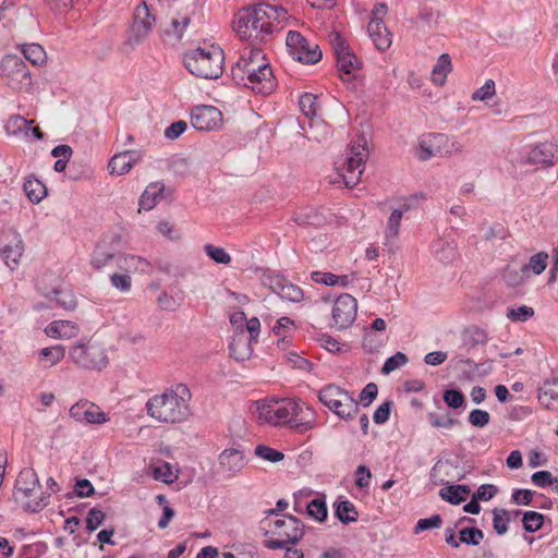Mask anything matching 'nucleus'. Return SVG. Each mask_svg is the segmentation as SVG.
<instances>
[{"label":"nucleus","mask_w":558,"mask_h":558,"mask_svg":"<svg viewBox=\"0 0 558 558\" xmlns=\"http://www.w3.org/2000/svg\"><path fill=\"white\" fill-rule=\"evenodd\" d=\"M288 11L281 5L259 2L242 8L234 16L233 29L240 39L252 44L271 40L284 27Z\"/></svg>","instance_id":"f257e3e1"},{"label":"nucleus","mask_w":558,"mask_h":558,"mask_svg":"<svg viewBox=\"0 0 558 558\" xmlns=\"http://www.w3.org/2000/svg\"><path fill=\"white\" fill-rule=\"evenodd\" d=\"M257 420L272 426L287 425L298 432H306L315 425L314 410L294 399L256 401Z\"/></svg>","instance_id":"f03ea898"},{"label":"nucleus","mask_w":558,"mask_h":558,"mask_svg":"<svg viewBox=\"0 0 558 558\" xmlns=\"http://www.w3.org/2000/svg\"><path fill=\"white\" fill-rule=\"evenodd\" d=\"M192 393L185 384H175L146 402L147 415L163 424H180L192 415Z\"/></svg>","instance_id":"7ed1b4c3"},{"label":"nucleus","mask_w":558,"mask_h":558,"mask_svg":"<svg viewBox=\"0 0 558 558\" xmlns=\"http://www.w3.org/2000/svg\"><path fill=\"white\" fill-rule=\"evenodd\" d=\"M189 72L205 80H216L223 72L225 53L215 45H206L187 51L183 57Z\"/></svg>","instance_id":"20e7f679"},{"label":"nucleus","mask_w":558,"mask_h":558,"mask_svg":"<svg viewBox=\"0 0 558 558\" xmlns=\"http://www.w3.org/2000/svg\"><path fill=\"white\" fill-rule=\"evenodd\" d=\"M269 530L266 536H269L264 545L268 549H283L288 545L295 544L303 536L301 521L292 515L269 521Z\"/></svg>","instance_id":"39448f33"},{"label":"nucleus","mask_w":558,"mask_h":558,"mask_svg":"<svg viewBox=\"0 0 558 558\" xmlns=\"http://www.w3.org/2000/svg\"><path fill=\"white\" fill-rule=\"evenodd\" d=\"M318 399L331 412L345 421L353 420L359 412L357 401L353 395L335 384L324 386L318 392Z\"/></svg>","instance_id":"423d86ee"},{"label":"nucleus","mask_w":558,"mask_h":558,"mask_svg":"<svg viewBox=\"0 0 558 558\" xmlns=\"http://www.w3.org/2000/svg\"><path fill=\"white\" fill-rule=\"evenodd\" d=\"M70 359L86 369L100 371L108 365V356L104 347L95 341L74 345L70 351Z\"/></svg>","instance_id":"0eeeda50"},{"label":"nucleus","mask_w":558,"mask_h":558,"mask_svg":"<svg viewBox=\"0 0 558 558\" xmlns=\"http://www.w3.org/2000/svg\"><path fill=\"white\" fill-rule=\"evenodd\" d=\"M367 156L368 151L366 149V140L364 137H361L349 148L341 173L348 187H353L360 182L364 172Z\"/></svg>","instance_id":"6e6552de"},{"label":"nucleus","mask_w":558,"mask_h":558,"mask_svg":"<svg viewBox=\"0 0 558 558\" xmlns=\"http://www.w3.org/2000/svg\"><path fill=\"white\" fill-rule=\"evenodd\" d=\"M287 48L293 59L304 64H314L322 59L317 44L310 43L296 31H290L286 39Z\"/></svg>","instance_id":"1a4fd4ad"},{"label":"nucleus","mask_w":558,"mask_h":558,"mask_svg":"<svg viewBox=\"0 0 558 558\" xmlns=\"http://www.w3.org/2000/svg\"><path fill=\"white\" fill-rule=\"evenodd\" d=\"M1 72L8 80L9 85L14 89L28 88L32 84V77L27 65L16 56H7L2 59Z\"/></svg>","instance_id":"9d476101"},{"label":"nucleus","mask_w":558,"mask_h":558,"mask_svg":"<svg viewBox=\"0 0 558 558\" xmlns=\"http://www.w3.org/2000/svg\"><path fill=\"white\" fill-rule=\"evenodd\" d=\"M263 65H269L266 62L263 51L258 48H252L247 54H243L231 68L232 80L235 84L247 83L248 76L262 71Z\"/></svg>","instance_id":"9b49d317"},{"label":"nucleus","mask_w":558,"mask_h":558,"mask_svg":"<svg viewBox=\"0 0 558 558\" xmlns=\"http://www.w3.org/2000/svg\"><path fill=\"white\" fill-rule=\"evenodd\" d=\"M155 21V16L150 13L146 2L143 1L134 11L133 24L126 44L132 47L143 44L150 34Z\"/></svg>","instance_id":"f8f14e48"},{"label":"nucleus","mask_w":558,"mask_h":558,"mask_svg":"<svg viewBox=\"0 0 558 558\" xmlns=\"http://www.w3.org/2000/svg\"><path fill=\"white\" fill-rule=\"evenodd\" d=\"M453 145L454 143L450 142L446 134H428L421 138L416 156L422 161L433 157H444L451 154Z\"/></svg>","instance_id":"ddd939ff"},{"label":"nucleus","mask_w":558,"mask_h":558,"mask_svg":"<svg viewBox=\"0 0 558 558\" xmlns=\"http://www.w3.org/2000/svg\"><path fill=\"white\" fill-rule=\"evenodd\" d=\"M356 314V300L352 295L343 293L339 295L333 303L331 326L339 330L347 329L354 323Z\"/></svg>","instance_id":"4468645a"},{"label":"nucleus","mask_w":558,"mask_h":558,"mask_svg":"<svg viewBox=\"0 0 558 558\" xmlns=\"http://www.w3.org/2000/svg\"><path fill=\"white\" fill-rule=\"evenodd\" d=\"M329 38L337 59L338 70L347 75L352 74L359 69L360 62L349 47L347 39L337 32L331 33Z\"/></svg>","instance_id":"2eb2a0df"},{"label":"nucleus","mask_w":558,"mask_h":558,"mask_svg":"<svg viewBox=\"0 0 558 558\" xmlns=\"http://www.w3.org/2000/svg\"><path fill=\"white\" fill-rule=\"evenodd\" d=\"M70 416L80 423L104 424L108 421L107 414L98 405L87 400H80L70 409Z\"/></svg>","instance_id":"dca6fc26"},{"label":"nucleus","mask_w":558,"mask_h":558,"mask_svg":"<svg viewBox=\"0 0 558 558\" xmlns=\"http://www.w3.org/2000/svg\"><path fill=\"white\" fill-rule=\"evenodd\" d=\"M221 112L214 106H197L192 110L191 123L199 131H210L220 125Z\"/></svg>","instance_id":"f3484780"},{"label":"nucleus","mask_w":558,"mask_h":558,"mask_svg":"<svg viewBox=\"0 0 558 558\" xmlns=\"http://www.w3.org/2000/svg\"><path fill=\"white\" fill-rule=\"evenodd\" d=\"M40 486L37 473L29 468L23 469L16 478L14 485V498L16 501H23L29 498L34 490Z\"/></svg>","instance_id":"a211bd4d"},{"label":"nucleus","mask_w":558,"mask_h":558,"mask_svg":"<svg viewBox=\"0 0 558 558\" xmlns=\"http://www.w3.org/2000/svg\"><path fill=\"white\" fill-rule=\"evenodd\" d=\"M269 288L276 294H278L282 300H287L290 302H301L304 298L303 290L287 280L282 276H272L269 278Z\"/></svg>","instance_id":"6ab92c4d"},{"label":"nucleus","mask_w":558,"mask_h":558,"mask_svg":"<svg viewBox=\"0 0 558 558\" xmlns=\"http://www.w3.org/2000/svg\"><path fill=\"white\" fill-rule=\"evenodd\" d=\"M245 87L253 89L258 94H270L276 87V80L270 65H263L262 71L248 76L247 83H241Z\"/></svg>","instance_id":"aec40b11"},{"label":"nucleus","mask_w":558,"mask_h":558,"mask_svg":"<svg viewBox=\"0 0 558 558\" xmlns=\"http://www.w3.org/2000/svg\"><path fill=\"white\" fill-rule=\"evenodd\" d=\"M116 239H102L99 241L92 254L90 264L96 269L107 266L112 259H117V247L113 245Z\"/></svg>","instance_id":"412c9836"},{"label":"nucleus","mask_w":558,"mask_h":558,"mask_svg":"<svg viewBox=\"0 0 558 558\" xmlns=\"http://www.w3.org/2000/svg\"><path fill=\"white\" fill-rule=\"evenodd\" d=\"M219 465L229 476H234L245 465L244 454L238 449H226L219 456Z\"/></svg>","instance_id":"4be33fe9"},{"label":"nucleus","mask_w":558,"mask_h":558,"mask_svg":"<svg viewBox=\"0 0 558 558\" xmlns=\"http://www.w3.org/2000/svg\"><path fill=\"white\" fill-rule=\"evenodd\" d=\"M254 341H250L244 330L236 332L229 345L230 355L236 361L248 360L253 353L252 344Z\"/></svg>","instance_id":"5701e85b"},{"label":"nucleus","mask_w":558,"mask_h":558,"mask_svg":"<svg viewBox=\"0 0 558 558\" xmlns=\"http://www.w3.org/2000/svg\"><path fill=\"white\" fill-rule=\"evenodd\" d=\"M369 37L378 50L385 51L391 45V36L383 20H371L367 26Z\"/></svg>","instance_id":"b1692460"},{"label":"nucleus","mask_w":558,"mask_h":558,"mask_svg":"<svg viewBox=\"0 0 558 558\" xmlns=\"http://www.w3.org/2000/svg\"><path fill=\"white\" fill-rule=\"evenodd\" d=\"M191 23V17L187 14H178L171 19L169 26L162 29L165 40L178 43L183 38L185 29Z\"/></svg>","instance_id":"393cba45"},{"label":"nucleus","mask_w":558,"mask_h":558,"mask_svg":"<svg viewBox=\"0 0 558 558\" xmlns=\"http://www.w3.org/2000/svg\"><path fill=\"white\" fill-rule=\"evenodd\" d=\"M24 252L23 240L20 234L14 233L13 239L0 250V254L5 265L14 269V267L19 264L20 258L22 257Z\"/></svg>","instance_id":"a878e982"},{"label":"nucleus","mask_w":558,"mask_h":558,"mask_svg":"<svg viewBox=\"0 0 558 558\" xmlns=\"http://www.w3.org/2000/svg\"><path fill=\"white\" fill-rule=\"evenodd\" d=\"M118 267L125 272H149L150 263L141 256L121 254L117 256Z\"/></svg>","instance_id":"bb28decb"},{"label":"nucleus","mask_w":558,"mask_h":558,"mask_svg":"<svg viewBox=\"0 0 558 558\" xmlns=\"http://www.w3.org/2000/svg\"><path fill=\"white\" fill-rule=\"evenodd\" d=\"M539 402L547 409L558 410V377L544 381L538 392Z\"/></svg>","instance_id":"cd10ccee"},{"label":"nucleus","mask_w":558,"mask_h":558,"mask_svg":"<svg viewBox=\"0 0 558 558\" xmlns=\"http://www.w3.org/2000/svg\"><path fill=\"white\" fill-rule=\"evenodd\" d=\"M165 184L160 181L150 183L140 197V208L144 210L153 209L157 202L162 197Z\"/></svg>","instance_id":"c85d7f7f"},{"label":"nucleus","mask_w":558,"mask_h":558,"mask_svg":"<svg viewBox=\"0 0 558 558\" xmlns=\"http://www.w3.org/2000/svg\"><path fill=\"white\" fill-rule=\"evenodd\" d=\"M402 216H403V210L395 209L388 217L387 226L385 229L384 245L388 246L390 251L393 250L396 240L399 235Z\"/></svg>","instance_id":"c756f323"},{"label":"nucleus","mask_w":558,"mask_h":558,"mask_svg":"<svg viewBox=\"0 0 558 558\" xmlns=\"http://www.w3.org/2000/svg\"><path fill=\"white\" fill-rule=\"evenodd\" d=\"M46 333L53 338H71L77 335L78 328L70 320H56L46 328Z\"/></svg>","instance_id":"7c9ffc66"},{"label":"nucleus","mask_w":558,"mask_h":558,"mask_svg":"<svg viewBox=\"0 0 558 558\" xmlns=\"http://www.w3.org/2000/svg\"><path fill=\"white\" fill-rule=\"evenodd\" d=\"M433 252L442 264H451L458 257L457 245L444 240H437L433 243Z\"/></svg>","instance_id":"2f4dec72"},{"label":"nucleus","mask_w":558,"mask_h":558,"mask_svg":"<svg viewBox=\"0 0 558 558\" xmlns=\"http://www.w3.org/2000/svg\"><path fill=\"white\" fill-rule=\"evenodd\" d=\"M23 190L29 202L34 204H38L47 195L46 185L34 177H28L25 179Z\"/></svg>","instance_id":"473e14b6"},{"label":"nucleus","mask_w":558,"mask_h":558,"mask_svg":"<svg viewBox=\"0 0 558 558\" xmlns=\"http://www.w3.org/2000/svg\"><path fill=\"white\" fill-rule=\"evenodd\" d=\"M548 254L539 252L531 256L527 264L521 267L523 277L530 278L532 275H541L547 267Z\"/></svg>","instance_id":"72a5a7b5"},{"label":"nucleus","mask_w":558,"mask_h":558,"mask_svg":"<svg viewBox=\"0 0 558 558\" xmlns=\"http://www.w3.org/2000/svg\"><path fill=\"white\" fill-rule=\"evenodd\" d=\"M470 488L466 485H451L439 490V496L452 504L459 505L466 499L470 494Z\"/></svg>","instance_id":"f704fd0d"},{"label":"nucleus","mask_w":558,"mask_h":558,"mask_svg":"<svg viewBox=\"0 0 558 558\" xmlns=\"http://www.w3.org/2000/svg\"><path fill=\"white\" fill-rule=\"evenodd\" d=\"M451 58L448 53H442L432 71V81L437 85H444L447 75L451 72Z\"/></svg>","instance_id":"c9c22d12"},{"label":"nucleus","mask_w":558,"mask_h":558,"mask_svg":"<svg viewBox=\"0 0 558 558\" xmlns=\"http://www.w3.org/2000/svg\"><path fill=\"white\" fill-rule=\"evenodd\" d=\"M21 51L26 60L34 65H43L46 63L47 54L39 44H25L21 46Z\"/></svg>","instance_id":"e433bc0d"},{"label":"nucleus","mask_w":558,"mask_h":558,"mask_svg":"<svg viewBox=\"0 0 558 558\" xmlns=\"http://www.w3.org/2000/svg\"><path fill=\"white\" fill-rule=\"evenodd\" d=\"M336 515L344 524L355 522L359 513L355 506L349 500L339 501L336 505Z\"/></svg>","instance_id":"4c0bfd02"},{"label":"nucleus","mask_w":558,"mask_h":558,"mask_svg":"<svg viewBox=\"0 0 558 558\" xmlns=\"http://www.w3.org/2000/svg\"><path fill=\"white\" fill-rule=\"evenodd\" d=\"M553 157L551 146L542 144L531 149L527 159L531 163H550Z\"/></svg>","instance_id":"58836bf2"},{"label":"nucleus","mask_w":558,"mask_h":558,"mask_svg":"<svg viewBox=\"0 0 558 558\" xmlns=\"http://www.w3.org/2000/svg\"><path fill=\"white\" fill-rule=\"evenodd\" d=\"M64 354L65 350L62 345H53L44 348L39 353V357L45 363V366H53L64 357Z\"/></svg>","instance_id":"ea45409f"},{"label":"nucleus","mask_w":558,"mask_h":558,"mask_svg":"<svg viewBox=\"0 0 558 558\" xmlns=\"http://www.w3.org/2000/svg\"><path fill=\"white\" fill-rule=\"evenodd\" d=\"M300 109L307 118L316 117L320 109L317 97L310 93L302 95L300 97Z\"/></svg>","instance_id":"a19ab883"},{"label":"nucleus","mask_w":558,"mask_h":558,"mask_svg":"<svg viewBox=\"0 0 558 558\" xmlns=\"http://www.w3.org/2000/svg\"><path fill=\"white\" fill-rule=\"evenodd\" d=\"M109 169L112 174L122 175L128 173L131 169V161L128 159L126 154H116L109 161Z\"/></svg>","instance_id":"79ce46f5"},{"label":"nucleus","mask_w":558,"mask_h":558,"mask_svg":"<svg viewBox=\"0 0 558 558\" xmlns=\"http://www.w3.org/2000/svg\"><path fill=\"white\" fill-rule=\"evenodd\" d=\"M507 318L513 323L526 322L534 316V310L527 305L508 307Z\"/></svg>","instance_id":"37998d69"},{"label":"nucleus","mask_w":558,"mask_h":558,"mask_svg":"<svg viewBox=\"0 0 558 558\" xmlns=\"http://www.w3.org/2000/svg\"><path fill=\"white\" fill-rule=\"evenodd\" d=\"M544 519L545 517L537 511H526L522 518L523 529L530 533L536 532L543 526Z\"/></svg>","instance_id":"c03bdc74"},{"label":"nucleus","mask_w":558,"mask_h":558,"mask_svg":"<svg viewBox=\"0 0 558 558\" xmlns=\"http://www.w3.org/2000/svg\"><path fill=\"white\" fill-rule=\"evenodd\" d=\"M293 220L300 226H312L319 225L322 218L318 216L316 209L305 208L295 213L293 216Z\"/></svg>","instance_id":"a18cd8bd"},{"label":"nucleus","mask_w":558,"mask_h":558,"mask_svg":"<svg viewBox=\"0 0 558 558\" xmlns=\"http://www.w3.org/2000/svg\"><path fill=\"white\" fill-rule=\"evenodd\" d=\"M204 252L206 255L217 264L228 265L231 263V256L225 248L215 246L214 244H205Z\"/></svg>","instance_id":"49530a36"},{"label":"nucleus","mask_w":558,"mask_h":558,"mask_svg":"<svg viewBox=\"0 0 558 558\" xmlns=\"http://www.w3.org/2000/svg\"><path fill=\"white\" fill-rule=\"evenodd\" d=\"M441 16V13L438 9H434L432 7H428L424 4L421 8V11L418 13L417 19L425 23V25L428 28H433L437 25L439 17Z\"/></svg>","instance_id":"de8ad7c7"},{"label":"nucleus","mask_w":558,"mask_h":558,"mask_svg":"<svg viewBox=\"0 0 558 558\" xmlns=\"http://www.w3.org/2000/svg\"><path fill=\"white\" fill-rule=\"evenodd\" d=\"M460 543L476 546L484 538V533L477 527H464L460 531Z\"/></svg>","instance_id":"09e8293b"},{"label":"nucleus","mask_w":558,"mask_h":558,"mask_svg":"<svg viewBox=\"0 0 558 558\" xmlns=\"http://www.w3.org/2000/svg\"><path fill=\"white\" fill-rule=\"evenodd\" d=\"M493 527L498 535H504L508 531V511L506 509H495L493 511Z\"/></svg>","instance_id":"8fccbe9b"},{"label":"nucleus","mask_w":558,"mask_h":558,"mask_svg":"<svg viewBox=\"0 0 558 558\" xmlns=\"http://www.w3.org/2000/svg\"><path fill=\"white\" fill-rule=\"evenodd\" d=\"M307 513L315 520L323 522L327 518V507L323 499L316 498L307 505Z\"/></svg>","instance_id":"3c124183"},{"label":"nucleus","mask_w":558,"mask_h":558,"mask_svg":"<svg viewBox=\"0 0 558 558\" xmlns=\"http://www.w3.org/2000/svg\"><path fill=\"white\" fill-rule=\"evenodd\" d=\"M54 301L57 304L68 311L74 310L77 305L76 299L70 290L54 291Z\"/></svg>","instance_id":"603ef678"},{"label":"nucleus","mask_w":558,"mask_h":558,"mask_svg":"<svg viewBox=\"0 0 558 558\" xmlns=\"http://www.w3.org/2000/svg\"><path fill=\"white\" fill-rule=\"evenodd\" d=\"M408 363V356L402 352H397L392 356L388 357L381 367V373L388 375L397 368Z\"/></svg>","instance_id":"864d4df0"},{"label":"nucleus","mask_w":558,"mask_h":558,"mask_svg":"<svg viewBox=\"0 0 558 558\" xmlns=\"http://www.w3.org/2000/svg\"><path fill=\"white\" fill-rule=\"evenodd\" d=\"M255 454L258 458H262L264 460H267V461L274 462V463L281 461L284 458V454L281 451H278V450L270 448L268 446H265V445H258L255 448Z\"/></svg>","instance_id":"5fc2aeb1"},{"label":"nucleus","mask_w":558,"mask_h":558,"mask_svg":"<svg viewBox=\"0 0 558 558\" xmlns=\"http://www.w3.org/2000/svg\"><path fill=\"white\" fill-rule=\"evenodd\" d=\"M442 399L445 403L452 409H459L464 405L465 398L460 390L448 389L444 392Z\"/></svg>","instance_id":"6e6d98bb"},{"label":"nucleus","mask_w":558,"mask_h":558,"mask_svg":"<svg viewBox=\"0 0 558 558\" xmlns=\"http://www.w3.org/2000/svg\"><path fill=\"white\" fill-rule=\"evenodd\" d=\"M495 82L493 80H487L482 87H480L472 94V99L475 101H485L490 99L495 95Z\"/></svg>","instance_id":"4d7b16f0"},{"label":"nucleus","mask_w":558,"mask_h":558,"mask_svg":"<svg viewBox=\"0 0 558 558\" xmlns=\"http://www.w3.org/2000/svg\"><path fill=\"white\" fill-rule=\"evenodd\" d=\"M154 477L165 483H172L177 478L168 462H162L154 468Z\"/></svg>","instance_id":"13d9d810"},{"label":"nucleus","mask_w":558,"mask_h":558,"mask_svg":"<svg viewBox=\"0 0 558 558\" xmlns=\"http://www.w3.org/2000/svg\"><path fill=\"white\" fill-rule=\"evenodd\" d=\"M355 485L360 489H367L372 480V472L365 465H359L355 470Z\"/></svg>","instance_id":"bf43d9fd"},{"label":"nucleus","mask_w":558,"mask_h":558,"mask_svg":"<svg viewBox=\"0 0 558 558\" xmlns=\"http://www.w3.org/2000/svg\"><path fill=\"white\" fill-rule=\"evenodd\" d=\"M490 415L487 411L474 409L469 414V423L474 427H484L489 423Z\"/></svg>","instance_id":"052dcab7"},{"label":"nucleus","mask_w":558,"mask_h":558,"mask_svg":"<svg viewBox=\"0 0 558 558\" xmlns=\"http://www.w3.org/2000/svg\"><path fill=\"white\" fill-rule=\"evenodd\" d=\"M105 517L104 511L96 508L90 509L86 518V529L89 532L97 530L102 524Z\"/></svg>","instance_id":"680f3d73"},{"label":"nucleus","mask_w":558,"mask_h":558,"mask_svg":"<svg viewBox=\"0 0 558 558\" xmlns=\"http://www.w3.org/2000/svg\"><path fill=\"white\" fill-rule=\"evenodd\" d=\"M441 524V517L439 514H434L429 518L420 519L414 527V532L420 533L428 529L440 527Z\"/></svg>","instance_id":"e2e57ef3"},{"label":"nucleus","mask_w":558,"mask_h":558,"mask_svg":"<svg viewBox=\"0 0 558 558\" xmlns=\"http://www.w3.org/2000/svg\"><path fill=\"white\" fill-rule=\"evenodd\" d=\"M428 421L434 427H437V428L441 427V428H448V429L459 423L456 418H453L449 415L439 416L436 413H429Z\"/></svg>","instance_id":"0e129e2a"},{"label":"nucleus","mask_w":558,"mask_h":558,"mask_svg":"<svg viewBox=\"0 0 558 558\" xmlns=\"http://www.w3.org/2000/svg\"><path fill=\"white\" fill-rule=\"evenodd\" d=\"M378 388L374 383H368L361 391L359 396V401L363 404V407H368L373 400L377 397Z\"/></svg>","instance_id":"69168bd1"},{"label":"nucleus","mask_w":558,"mask_h":558,"mask_svg":"<svg viewBox=\"0 0 558 558\" xmlns=\"http://www.w3.org/2000/svg\"><path fill=\"white\" fill-rule=\"evenodd\" d=\"M110 282L116 289L122 292H129L131 290L132 281L129 275L113 274L110 276Z\"/></svg>","instance_id":"338daca9"},{"label":"nucleus","mask_w":558,"mask_h":558,"mask_svg":"<svg viewBox=\"0 0 558 558\" xmlns=\"http://www.w3.org/2000/svg\"><path fill=\"white\" fill-rule=\"evenodd\" d=\"M392 401H386L374 412L373 420L376 424H384L389 420Z\"/></svg>","instance_id":"774afa93"}]
</instances>
